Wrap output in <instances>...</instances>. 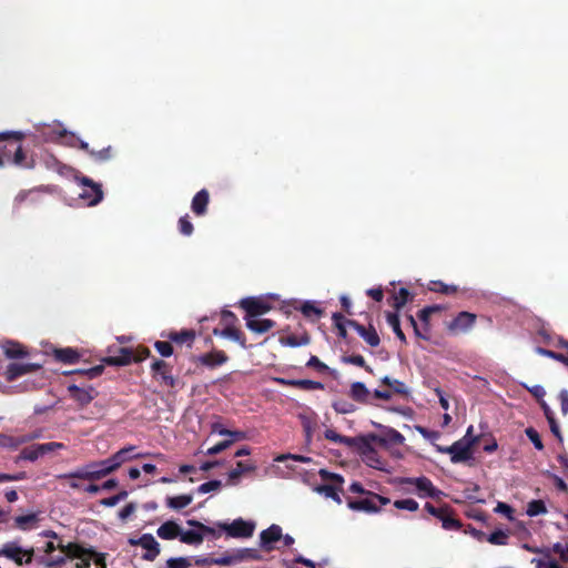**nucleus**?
<instances>
[{"label":"nucleus","instance_id":"obj_46","mask_svg":"<svg viewBox=\"0 0 568 568\" xmlns=\"http://www.w3.org/2000/svg\"><path fill=\"white\" fill-rule=\"evenodd\" d=\"M192 557H175L166 560V568H190Z\"/></svg>","mask_w":568,"mask_h":568},{"label":"nucleus","instance_id":"obj_45","mask_svg":"<svg viewBox=\"0 0 568 568\" xmlns=\"http://www.w3.org/2000/svg\"><path fill=\"white\" fill-rule=\"evenodd\" d=\"M278 382L284 385H296V386H301L306 389H315V388L323 387V385L321 383L308 381V379H302V381L278 379Z\"/></svg>","mask_w":568,"mask_h":568},{"label":"nucleus","instance_id":"obj_16","mask_svg":"<svg viewBox=\"0 0 568 568\" xmlns=\"http://www.w3.org/2000/svg\"><path fill=\"white\" fill-rule=\"evenodd\" d=\"M282 537V528L277 525H272L261 532L260 545L263 549L270 551L274 548V542L278 541Z\"/></svg>","mask_w":568,"mask_h":568},{"label":"nucleus","instance_id":"obj_25","mask_svg":"<svg viewBox=\"0 0 568 568\" xmlns=\"http://www.w3.org/2000/svg\"><path fill=\"white\" fill-rule=\"evenodd\" d=\"M255 468L256 466L252 463L237 462L236 467L227 474V479L230 484L236 485L243 474L253 471Z\"/></svg>","mask_w":568,"mask_h":568},{"label":"nucleus","instance_id":"obj_60","mask_svg":"<svg viewBox=\"0 0 568 568\" xmlns=\"http://www.w3.org/2000/svg\"><path fill=\"white\" fill-rule=\"evenodd\" d=\"M432 284H433V286L430 287V290L435 291V292H440V293H445V294H452V293L456 292L455 286L446 285L443 282H433Z\"/></svg>","mask_w":568,"mask_h":568},{"label":"nucleus","instance_id":"obj_58","mask_svg":"<svg viewBox=\"0 0 568 568\" xmlns=\"http://www.w3.org/2000/svg\"><path fill=\"white\" fill-rule=\"evenodd\" d=\"M365 462L369 467L384 469V463L376 456L374 452L366 454Z\"/></svg>","mask_w":568,"mask_h":568},{"label":"nucleus","instance_id":"obj_38","mask_svg":"<svg viewBox=\"0 0 568 568\" xmlns=\"http://www.w3.org/2000/svg\"><path fill=\"white\" fill-rule=\"evenodd\" d=\"M168 337L179 344L189 343L191 344L195 337V333L192 329H183L181 332H173Z\"/></svg>","mask_w":568,"mask_h":568},{"label":"nucleus","instance_id":"obj_8","mask_svg":"<svg viewBox=\"0 0 568 568\" xmlns=\"http://www.w3.org/2000/svg\"><path fill=\"white\" fill-rule=\"evenodd\" d=\"M260 559L257 550L253 548H240L231 550L221 557L215 558L214 565L231 566L240 562L252 561Z\"/></svg>","mask_w":568,"mask_h":568},{"label":"nucleus","instance_id":"obj_61","mask_svg":"<svg viewBox=\"0 0 568 568\" xmlns=\"http://www.w3.org/2000/svg\"><path fill=\"white\" fill-rule=\"evenodd\" d=\"M155 348L164 357H169L173 353L172 345L169 342H156Z\"/></svg>","mask_w":568,"mask_h":568},{"label":"nucleus","instance_id":"obj_34","mask_svg":"<svg viewBox=\"0 0 568 568\" xmlns=\"http://www.w3.org/2000/svg\"><path fill=\"white\" fill-rule=\"evenodd\" d=\"M213 333L214 335H219L237 342L243 348L246 347L245 339L242 338L241 332L234 327H226L224 329L215 328Z\"/></svg>","mask_w":568,"mask_h":568},{"label":"nucleus","instance_id":"obj_49","mask_svg":"<svg viewBox=\"0 0 568 568\" xmlns=\"http://www.w3.org/2000/svg\"><path fill=\"white\" fill-rule=\"evenodd\" d=\"M394 506L397 509L407 510V511H412V513L417 511L419 508L418 503L412 498L396 500L394 503Z\"/></svg>","mask_w":568,"mask_h":568},{"label":"nucleus","instance_id":"obj_5","mask_svg":"<svg viewBox=\"0 0 568 568\" xmlns=\"http://www.w3.org/2000/svg\"><path fill=\"white\" fill-rule=\"evenodd\" d=\"M33 554V548H23L17 540L8 541L0 548V557H6L18 566L30 564L32 561Z\"/></svg>","mask_w":568,"mask_h":568},{"label":"nucleus","instance_id":"obj_64","mask_svg":"<svg viewBox=\"0 0 568 568\" xmlns=\"http://www.w3.org/2000/svg\"><path fill=\"white\" fill-rule=\"evenodd\" d=\"M136 510V506L133 503L128 504L125 507H123L120 513L119 517L122 520L128 519L134 511Z\"/></svg>","mask_w":568,"mask_h":568},{"label":"nucleus","instance_id":"obj_13","mask_svg":"<svg viewBox=\"0 0 568 568\" xmlns=\"http://www.w3.org/2000/svg\"><path fill=\"white\" fill-rule=\"evenodd\" d=\"M135 450H136L135 446L130 445V446L123 447L122 449L118 450L112 456H110L109 458H110V462H111L114 470H116L123 464H125L128 462H131L136 458L145 457L149 455L148 453H136Z\"/></svg>","mask_w":568,"mask_h":568},{"label":"nucleus","instance_id":"obj_48","mask_svg":"<svg viewBox=\"0 0 568 568\" xmlns=\"http://www.w3.org/2000/svg\"><path fill=\"white\" fill-rule=\"evenodd\" d=\"M535 351L538 353V354H541V355H545L547 357H550L552 359H556L565 365L568 366V356H566L564 353H557V352H554V351H550V349H546V348H542V347H536Z\"/></svg>","mask_w":568,"mask_h":568},{"label":"nucleus","instance_id":"obj_24","mask_svg":"<svg viewBox=\"0 0 568 568\" xmlns=\"http://www.w3.org/2000/svg\"><path fill=\"white\" fill-rule=\"evenodd\" d=\"M405 437L393 428H384L383 433L378 436V442L382 445H403Z\"/></svg>","mask_w":568,"mask_h":568},{"label":"nucleus","instance_id":"obj_37","mask_svg":"<svg viewBox=\"0 0 568 568\" xmlns=\"http://www.w3.org/2000/svg\"><path fill=\"white\" fill-rule=\"evenodd\" d=\"M193 498L191 495H180L166 498V506L172 509H182L192 503Z\"/></svg>","mask_w":568,"mask_h":568},{"label":"nucleus","instance_id":"obj_4","mask_svg":"<svg viewBox=\"0 0 568 568\" xmlns=\"http://www.w3.org/2000/svg\"><path fill=\"white\" fill-rule=\"evenodd\" d=\"M59 549L65 554L68 558L77 560V568H88L91 562L101 561L103 559V555L82 548L77 544L64 545L60 542Z\"/></svg>","mask_w":568,"mask_h":568},{"label":"nucleus","instance_id":"obj_26","mask_svg":"<svg viewBox=\"0 0 568 568\" xmlns=\"http://www.w3.org/2000/svg\"><path fill=\"white\" fill-rule=\"evenodd\" d=\"M1 347L6 356L9 358H21L28 354L21 344L13 341H4Z\"/></svg>","mask_w":568,"mask_h":568},{"label":"nucleus","instance_id":"obj_59","mask_svg":"<svg viewBox=\"0 0 568 568\" xmlns=\"http://www.w3.org/2000/svg\"><path fill=\"white\" fill-rule=\"evenodd\" d=\"M495 513L497 514H500V515H504L506 518H508L509 520H513L514 517H513V508L508 505V504H505V503H501L499 501L496 507H495Z\"/></svg>","mask_w":568,"mask_h":568},{"label":"nucleus","instance_id":"obj_35","mask_svg":"<svg viewBox=\"0 0 568 568\" xmlns=\"http://www.w3.org/2000/svg\"><path fill=\"white\" fill-rule=\"evenodd\" d=\"M16 525L21 530H29L32 529L36 524L38 523V515L37 514H28L22 516H17L14 518Z\"/></svg>","mask_w":568,"mask_h":568},{"label":"nucleus","instance_id":"obj_19","mask_svg":"<svg viewBox=\"0 0 568 568\" xmlns=\"http://www.w3.org/2000/svg\"><path fill=\"white\" fill-rule=\"evenodd\" d=\"M246 327L257 334L268 332L274 327L275 323L268 318H260V316H245Z\"/></svg>","mask_w":568,"mask_h":568},{"label":"nucleus","instance_id":"obj_18","mask_svg":"<svg viewBox=\"0 0 568 568\" xmlns=\"http://www.w3.org/2000/svg\"><path fill=\"white\" fill-rule=\"evenodd\" d=\"M39 435H22V436H8L0 435V448H7L10 450L17 449L19 446L38 438Z\"/></svg>","mask_w":568,"mask_h":568},{"label":"nucleus","instance_id":"obj_20","mask_svg":"<svg viewBox=\"0 0 568 568\" xmlns=\"http://www.w3.org/2000/svg\"><path fill=\"white\" fill-rule=\"evenodd\" d=\"M229 361L227 355L222 351H212L197 357V362L210 368L221 366Z\"/></svg>","mask_w":568,"mask_h":568},{"label":"nucleus","instance_id":"obj_2","mask_svg":"<svg viewBox=\"0 0 568 568\" xmlns=\"http://www.w3.org/2000/svg\"><path fill=\"white\" fill-rule=\"evenodd\" d=\"M395 484L403 486L405 493H414L419 498H439L442 491L434 486L430 479L420 477H399L394 480Z\"/></svg>","mask_w":568,"mask_h":568},{"label":"nucleus","instance_id":"obj_22","mask_svg":"<svg viewBox=\"0 0 568 568\" xmlns=\"http://www.w3.org/2000/svg\"><path fill=\"white\" fill-rule=\"evenodd\" d=\"M369 495L368 498L359 499V500H351L348 501V507L352 510L356 511H365V513H378L379 506L375 503V499L372 496V493H367Z\"/></svg>","mask_w":568,"mask_h":568},{"label":"nucleus","instance_id":"obj_30","mask_svg":"<svg viewBox=\"0 0 568 568\" xmlns=\"http://www.w3.org/2000/svg\"><path fill=\"white\" fill-rule=\"evenodd\" d=\"M209 203V193L205 190H201L195 194L192 201V210L195 214L202 215L206 211Z\"/></svg>","mask_w":568,"mask_h":568},{"label":"nucleus","instance_id":"obj_12","mask_svg":"<svg viewBox=\"0 0 568 568\" xmlns=\"http://www.w3.org/2000/svg\"><path fill=\"white\" fill-rule=\"evenodd\" d=\"M81 186L82 191L79 192V197L84 200L88 205H95L102 200L103 193L99 184L83 178L81 180Z\"/></svg>","mask_w":568,"mask_h":568},{"label":"nucleus","instance_id":"obj_33","mask_svg":"<svg viewBox=\"0 0 568 568\" xmlns=\"http://www.w3.org/2000/svg\"><path fill=\"white\" fill-rule=\"evenodd\" d=\"M535 332L540 337V342L552 345L554 344V336L551 334V331L545 326L542 321L540 318L535 317Z\"/></svg>","mask_w":568,"mask_h":568},{"label":"nucleus","instance_id":"obj_11","mask_svg":"<svg viewBox=\"0 0 568 568\" xmlns=\"http://www.w3.org/2000/svg\"><path fill=\"white\" fill-rule=\"evenodd\" d=\"M240 306L246 312L245 316H261L267 313L272 305L264 297H245L241 300Z\"/></svg>","mask_w":568,"mask_h":568},{"label":"nucleus","instance_id":"obj_50","mask_svg":"<svg viewBox=\"0 0 568 568\" xmlns=\"http://www.w3.org/2000/svg\"><path fill=\"white\" fill-rule=\"evenodd\" d=\"M14 148V154H13V158H12V163L18 165V166H22V168H30L31 166V163H27L24 162L26 160V155L22 151V148H21V144L20 143H17V145H13Z\"/></svg>","mask_w":568,"mask_h":568},{"label":"nucleus","instance_id":"obj_29","mask_svg":"<svg viewBox=\"0 0 568 568\" xmlns=\"http://www.w3.org/2000/svg\"><path fill=\"white\" fill-rule=\"evenodd\" d=\"M53 354L58 361L65 364H74L80 357L79 353L71 347L54 349Z\"/></svg>","mask_w":568,"mask_h":568},{"label":"nucleus","instance_id":"obj_62","mask_svg":"<svg viewBox=\"0 0 568 568\" xmlns=\"http://www.w3.org/2000/svg\"><path fill=\"white\" fill-rule=\"evenodd\" d=\"M221 487V481L211 480L199 486V493L206 494L213 490H217Z\"/></svg>","mask_w":568,"mask_h":568},{"label":"nucleus","instance_id":"obj_31","mask_svg":"<svg viewBox=\"0 0 568 568\" xmlns=\"http://www.w3.org/2000/svg\"><path fill=\"white\" fill-rule=\"evenodd\" d=\"M212 433L217 434L220 436H227L229 439H233V442L242 440L246 438L245 433L239 430H229L222 424L214 423L212 425Z\"/></svg>","mask_w":568,"mask_h":568},{"label":"nucleus","instance_id":"obj_15","mask_svg":"<svg viewBox=\"0 0 568 568\" xmlns=\"http://www.w3.org/2000/svg\"><path fill=\"white\" fill-rule=\"evenodd\" d=\"M476 322V315L469 312H460L449 324L448 329L453 333H466Z\"/></svg>","mask_w":568,"mask_h":568},{"label":"nucleus","instance_id":"obj_63","mask_svg":"<svg viewBox=\"0 0 568 568\" xmlns=\"http://www.w3.org/2000/svg\"><path fill=\"white\" fill-rule=\"evenodd\" d=\"M180 232L184 235H191L193 232V225L186 216L181 217L179 221Z\"/></svg>","mask_w":568,"mask_h":568},{"label":"nucleus","instance_id":"obj_28","mask_svg":"<svg viewBox=\"0 0 568 568\" xmlns=\"http://www.w3.org/2000/svg\"><path fill=\"white\" fill-rule=\"evenodd\" d=\"M132 361V353L128 348H121L119 354L115 356H109L103 359L108 365L124 366L130 364Z\"/></svg>","mask_w":568,"mask_h":568},{"label":"nucleus","instance_id":"obj_51","mask_svg":"<svg viewBox=\"0 0 568 568\" xmlns=\"http://www.w3.org/2000/svg\"><path fill=\"white\" fill-rule=\"evenodd\" d=\"M17 143L18 141L10 142L9 144L4 145L2 151H0V168L9 162H12L11 154H14V146L12 145H17Z\"/></svg>","mask_w":568,"mask_h":568},{"label":"nucleus","instance_id":"obj_10","mask_svg":"<svg viewBox=\"0 0 568 568\" xmlns=\"http://www.w3.org/2000/svg\"><path fill=\"white\" fill-rule=\"evenodd\" d=\"M130 545L141 546L145 552L142 558L149 561H153L160 554V544L151 534H143L140 538H130Z\"/></svg>","mask_w":568,"mask_h":568},{"label":"nucleus","instance_id":"obj_36","mask_svg":"<svg viewBox=\"0 0 568 568\" xmlns=\"http://www.w3.org/2000/svg\"><path fill=\"white\" fill-rule=\"evenodd\" d=\"M357 329V333L364 338V341L375 347L379 344V336L377 334V332L374 329V328H365L363 326H357L356 327Z\"/></svg>","mask_w":568,"mask_h":568},{"label":"nucleus","instance_id":"obj_53","mask_svg":"<svg viewBox=\"0 0 568 568\" xmlns=\"http://www.w3.org/2000/svg\"><path fill=\"white\" fill-rule=\"evenodd\" d=\"M126 497H128V493L125 490H123V491L119 493L118 495L102 499L100 503L102 506H105V507H114L120 501L124 500Z\"/></svg>","mask_w":568,"mask_h":568},{"label":"nucleus","instance_id":"obj_43","mask_svg":"<svg viewBox=\"0 0 568 568\" xmlns=\"http://www.w3.org/2000/svg\"><path fill=\"white\" fill-rule=\"evenodd\" d=\"M189 526L191 527H195V528H200L202 530V536L204 537L205 535H211L212 537L214 538H219L221 536V531L222 530H217L216 528L214 527H210V526H205L203 525L202 523L197 521V520H194V519H190L186 521Z\"/></svg>","mask_w":568,"mask_h":568},{"label":"nucleus","instance_id":"obj_9","mask_svg":"<svg viewBox=\"0 0 568 568\" xmlns=\"http://www.w3.org/2000/svg\"><path fill=\"white\" fill-rule=\"evenodd\" d=\"M41 133L47 140L61 141L62 144L68 146H75L79 140V136L72 132H68L60 123L43 125Z\"/></svg>","mask_w":568,"mask_h":568},{"label":"nucleus","instance_id":"obj_57","mask_svg":"<svg viewBox=\"0 0 568 568\" xmlns=\"http://www.w3.org/2000/svg\"><path fill=\"white\" fill-rule=\"evenodd\" d=\"M233 443H234L233 439H226L224 442H221V443L210 447L206 450V455L212 456V455L220 454L221 452L227 449Z\"/></svg>","mask_w":568,"mask_h":568},{"label":"nucleus","instance_id":"obj_27","mask_svg":"<svg viewBox=\"0 0 568 568\" xmlns=\"http://www.w3.org/2000/svg\"><path fill=\"white\" fill-rule=\"evenodd\" d=\"M183 530L181 528L180 541L186 545L199 546L203 542L202 530L200 528Z\"/></svg>","mask_w":568,"mask_h":568},{"label":"nucleus","instance_id":"obj_44","mask_svg":"<svg viewBox=\"0 0 568 568\" xmlns=\"http://www.w3.org/2000/svg\"><path fill=\"white\" fill-rule=\"evenodd\" d=\"M509 535L506 530H496L486 537V540L491 545L503 546L508 541Z\"/></svg>","mask_w":568,"mask_h":568},{"label":"nucleus","instance_id":"obj_7","mask_svg":"<svg viewBox=\"0 0 568 568\" xmlns=\"http://www.w3.org/2000/svg\"><path fill=\"white\" fill-rule=\"evenodd\" d=\"M216 527L232 538H248L253 535L255 523L237 518L232 523H217Z\"/></svg>","mask_w":568,"mask_h":568},{"label":"nucleus","instance_id":"obj_41","mask_svg":"<svg viewBox=\"0 0 568 568\" xmlns=\"http://www.w3.org/2000/svg\"><path fill=\"white\" fill-rule=\"evenodd\" d=\"M386 321H387V324L393 328V331L396 334V336L400 341L404 342L405 341V335H404V333L400 329L399 317H398L397 313L388 312L386 314Z\"/></svg>","mask_w":568,"mask_h":568},{"label":"nucleus","instance_id":"obj_6","mask_svg":"<svg viewBox=\"0 0 568 568\" xmlns=\"http://www.w3.org/2000/svg\"><path fill=\"white\" fill-rule=\"evenodd\" d=\"M320 474L323 479L331 480L332 484L318 486L315 488V490L326 498H331L337 504H342L339 493L342 491V486L344 483L343 477L338 474H333L324 469H322Z\"/></svg>","mask_w":568,"mask_h":568},{"label":"nucleus","instance_id":"obj_32","mask_svg":"<svg viewBox=\"0 0 568 568\" xmlns=\"http://www.w3.org/2000/svg\"><path fill=\"white\" fill-rule=\"evenodd\" d=\"M40 444H34L23 448L18 457L19 460L36 462L43 457Z\"/></svg>","mask_w":568,"mask_h":568},{"label":"nucleus","instance_id":"obj_1","mask_svg":"<svg viewBox=\"0 0 568 568\" xmlns=\"http://www.w3.org/2000/svg\"><path fill=\"white\" fill-rule=\"evenodd\" d=\"M115 471L110 458L91 462L70 473L60 474L57 478H82V480H98Z\"/></svg>","mask_w":568,"mask_h":568},{"label":"nucleus","instance_id":"obj_42","mask_svg":"<svg viewBox=\"0 0 568 568\" xmlns=\"http://www.w3.org/2000/svg\"><path fill=\"white\" fill-rule=\"evenodd\" d=\"M324 436L326 439L336 444H344L346 446H352L354 444L353 438L339 435L334 429H326Z\"/></svg>","mask_w":568,"mask_h":568},{"label":"nucleus","instance_id":"obj_47","mask_svg":"<svg viewBox=\"0 0 568 568\" xmlns=\"http://www.w3.org/2000/svg\"><path fill=\"white\" fill-rule=\"evenodd\" d=\"M282 345L290 347H297L302 345H307L310 343V337L307 335H303L301 337L296 336H287L281 339Z\"/></svg>","mask_w":568,"mask_h":568},{"label":"nucleus","instance_id":"obj_23","mask_svg":"<svg viewBox=\"0 0 568 568\" xmlns=\"http://www.w3.org/2000/svg\"><path fill=\"white\" fill-rule=\"evenodd\" d=\"M349 396L352 399L361 403L368 404L372 397V393L362 382H354L351 385Z\"/></svg>","mask_w":568,"mask_h":568},{"label":"nucleus","instance_id":"obj_40","mask_svg":"<svg viewBox=\"0 0 568 568\" xmlns=\"http://www.w3.org/2000/svg\"><path fill=\"white\" fill-rule=\"evenodd\" d=\"M409 292L400 287L397 292H394L392 300H393V306L398 311L400 310L409 300Z\"/></svg>","mask_w":568,"mask_h":568},{"label":"nucleus","instance_id":"obj_55","mask_svg":"<svg viewBox=\"0 0 568 568\" xmlns=\"http://www.w3.org/2000/svg\"><path fill=\"white\" fill-rule=\"evenodd\" d=\"M40 446H41L40 449L42 450L43 456L47 454H51V453L61 450V449H65V445L62 443H58V442L43 443V444H40Z\"/></svg>","mask_w":568,"mask_h":568},{"label":"nucleus","instance_id":"obj_54","mask_svg":"<svg viewBox=\"0 0 568 568\" xmlns=\"http://www.w3.org/2000/svg\"><path fill=\"white\" fill-rule=\"evenodd\" d=\"M333 408L339 414H351L355 410V406L346 400H336Z\"/></svg>","mask_w":568,"mask_h":568},{"label":"nucleus","instance_id":"obj_21","mask_svg":"<svg viewBox=\"0 0 568 568\" xmlns=\"http://www.w3.org/2000/svg\"><path fill=\"white\" fill-rule=\"evenodd\" d=\"M156 535L163 540L180 539L181 526L173 520H168L158 528Z\"/></svg>","mask_w":568,"mask_h":568},{"label":"nucleus","instance_id":"obj_17","mask_svg":"<svg viewBox=\"0 0 568 568\" xmlns=\"http://www.w3.org/2000/svg\"><path fill=\"white\" fill-rule=\"evenodd\" d=\"M71 398L78 402L80 405L89 404L95 396V390L93 387H79L77 385H70L68 387Z\"/></svg>","mask_w":568,"mask_h":568},{"label":"nucleus","instance_id":"obj_14","mask_svg":"<svg viewBox=\"0 0 568 568\" xmlns=\"http://www.w3.org/2000/svg\"><path fill=\"white\" fill-rule=\"evenodd\" d=\"M41 365L33 363H11L7 366L4 376L8 381H14L23 375L37 372Z\"/></svg>","mask_w":568,"mask_h":568},{"label":"nucleus","instance_id":"obj_3","mask_svg":"<svg viewBox=\"0 0 568 568\" xmlns=\"http://www.w3.org/2000/svg\"><path fill=\"white\" fill-rule=\"evenodd\" d=\"M478 442V436L474 435V426H468L466 434L453 445H450L453 464L465 463L473 459V447Z\"/></svg>","mask_w":568,"mask_h":568},{"label":"nucleus","instance_id":"obj_39","mask_svg":"<svg viewBox=\"0 0 568 568\" xmlns=\"http://www.w3.org/2000/svg\"><path fill=\"white\" fill-rule=\"evenodd\" d=\"M382 383L387 385L388 387H390L393 389V392L396 394L407 395L409 393L405 383H403L398 379L385 376L382 378Z\"/></svg>","mask_w":568,"mask_h":568},{"label":"nucleus","instance_id":"obj_56","mask_svg":"<svg viewBox=\"0 0 568 568\" xmlns=\"http://www.w3.org/2000/svg\"><path fill=\"white\" fill-rule=\"evenodd\" d=\"M440 520H442L443 528L446 530H457L460 527V524L458 523V520H456L455 518H453L446 514H444L440 517Z\"/></svg>","mask_w":568,"mask_h":568},{"label":"nucleus","instance_id":"obj_52","mask_svg":"<svg viewBox=\"0 0 568 568\" xmlns=\"http://www.w3.org/2000/svg\"><path fill=\"white\" fill-rule=\"evenodd\" d=\"M301 311L305 316H320L322 314V311L318 308V306L314 302H305L301 306Z\"/></svg>","mask_w":568,"mask_h":568}]
</instances>
